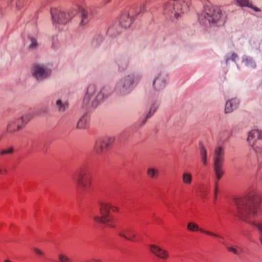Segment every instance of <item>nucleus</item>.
Returning a JSON list of instances; mask_svg holds the SVG:
<instances>
[{"mask_svg":"<svg viewBox=\"0 0 262 262\" xmlns=\"http://www.w3.org/2000/svg\"><path fill=\"white\" fill-rule=\"evenodd\" d=\"M236 205L239 215L243 220H247L262 214V200L255 202L248 196L239 199ZM255 226L260 232L262 243V217L260 221L255 223Z\"/></svg>","mask_w":262,"mask_h":262,"instance_id":"1","label":"nucleus"},{"mask_svg":"<svg viewBox=\"0 0 262 262\" xmlns=\"http://www.w3.org/2000/svg\"><path fill=\"white\" fill-rule=\"evenodd\" d=\"M200 20L203 23L208 21L209 23H216L224 21L225 16L220 7L212 5L207 2L204 7V10L199 16Z\"/></svg>","mask_w":262,"mask_h":262,"instance_id":"2","label":"nucleus"},{"mask_svg":"<svg viewBox=\"0 0 262 262\" xmlns=\"http://www.w3.org/2000/svg\"><path fill=\"white\" fill-rule=\"evenodd\" d=\"M181 0H169L163 6L164 12L170 16H173L176 18L182 13L188 10V6L183 2V4L180 3Z\"/></svg>","mask_w":262,"mask_h":262,"instance_id":"3","label":"nucleus"},{"mask_svg":"<svg viewBox=\"0 0 262 262\" xmlns=\"http://www.w3.org/2000/svg\"><path fill=\"white\" fill-rule=\"evenodd\" d=\"M213 159L216 178L219 180L224 174V149L222 147L219 146L215 149Z\"/></svg>","mask_w":262,"mask_h":262,"instance_id":"4","label":"nucleus"},{"mask_svg":"<svg viewBox=\"0 0 262 262\" xmlns=\"http://www.w3.org/2000/svg\"><path fill=\"white\" fill-rule=\"evenodd\" d=\"M51 14L54 24H65L69 21L75 15L76 11H72L68 12L61 11L59 8H52Z\"/></svg>","mask_w":262,"mask_h":262,"instance_id":"5","label":"nucleus"},{"mask_svg":"<svg viewBox=\"0 0 262 262\" xmlns=\"http://www.w3.org/2000/svg\"><path fill=\"white\" fill-rule=\"evenodd\" d=\"M92 184L91 177L84 170H81L76 180V186L82 192L90 190Z\"/></svg>","mask_w":262,"mask_h":262,"instance_id":"6","label":"nucleus"},{"mask_svg":"<svg viewBox=\"0 0 262 262\" xmlns=\"http://www.w3.org/2000/svg\"><path fill=\"white\" fill-rule=\"evenodd\" d=\"M148 247L150 252L157 257L164 260H173L172 256L167 249L156 244H149Z\"/></svg>","mask_w":262,"mask_h":262,"instance_id":"7","label":"nucleus"},{"mask_svg":"<svg viewBox=\"0 0 262 262\" xmlns=\"http://www.w3.org/2000/svg\"><path fill=\"white\" fill-rule=\"evenodd\" d=\"M247 140L256 151L262 149V134L260 130L254 129L251 131Z\"/></svg>","mask_w":262,"mask_h":262,"instance_id":"8","label":"nucleus"},{"mask_svg":"<svg viewBox=\"0 0 262 262\" xmlns=\"http://www.w3.org/2000/svg\"><path fill=\"white\" fill-rule=\"evenodd\" d=\"M115 139L113 137H108L98 140L95 143L94 150L98 154H101L107 151L113 144Z\"/></svg>","mask_w":262,"mask_h":262,"instance_id":"9","label":"nucleus"},{"mask_svg":"<svg viewBox=\"0 0 262 262\" xmlns=\"http://www.w3.org/2000/svg\"><path fill=\"white\" fill-rule=\"evenodd\" d=\"M99 205V211L101 215H104V219H107L110 222L113 223L116 226V219L115 216L110 213L112 204L109 202H100Z\"/></svg>","mask_w":262,"mask_h":262,"instance_id":"10","label":"nucleus"},{"mask_svg":"<svg viewBox=\"0 0 262 262\" xmlns=\"http://www.w3.org/2000/svg\"><path fill=\"white\" fill-rule=\"evenodd\" d=\"M222 244L229 252L234 254L240 255L244 252V248L242 246L236 244L231 238H227L222 242Z\"/></svg>","mask_w":262,"mask_h":262,"instance_id":"11","label":"nucleus"},{"mask_svg":"<svg viewBox=\"0 0 262 262\" xmlns=\"http://www.w3.org/2000/svg\"><path fill=\"white\" fill-rule=\"evenodd\" d=\"M187 229L188 231L191 232L200 231V232L205 233L209 236L214 237H218L222 239H224V237L220 235L219 234H217L214 232L204 230L202 228H200L196 223L193 222H190L188 223L187 226Z\"/></svg>","mask_w":262,"mask_h":262,"instance_id":"12","label":"nucleus"},{"mask_svg":"<svg viewBox=\"0 0 262 262\" xmlns=\"http://www.w3.org/2000/svg\"><path fill=\"white\" fill-rule=\"evenodd\" d=\"M118 235L119 236L134 243H137L139 241L137 238L136 232L132 228L129 227L125 228L120 230Z\"/></svg>","mask_w":262,"mask_h":262,"instance_id":"13","label":"nucleus"},{"mask_svg":"<svg viewBox=\"0 0 262 262\" xmlns=\"http://www.w3.org/2000/svg\"><path fill=\"white\" fill-rule=\"evenodd\" d=\"M51 74V71L39 65H34L33 68V75L37 79H43Z\"/></svg>","mask_w":262,"mask_h":262,"instance_id":"14","label":"nucleus"},{"mask_svg":"<svg viewBox=\"0 0 262 262\" xmlns=\"http://www.w3.org/2000/svg\"><path fill=\"white\" fill-rule=\"evenodd\" d=\"M119 23L125 28L129 27L132 23V18L128 12H124L120 17Z\"/></svg>","mask_w":262,"mask_h":262,"instance_id":"15","label":"nucleus"},{"mask_svg":"<svg viewBox=\"0 0 262 262\" xmlns=\"http://www.w3.org/2000/svg\"><path fill=\"white\" fill-rule=\"evenodd\" d=\"M22 127V125L20 123V120H16L10 122L7 126V130L10 133H14Z\"/></svg>","mask_w":262,"mask_h":262,"instance_id":"16","label":"nucleus"},{"mask_svg":"<svg viewBox=\"0 0 262 262\" xmlns=\"http://www.w3.org/2000/svg\"><path fill=\"white\" fill-rule=\"evenodd\" d=\"M78 10L81 13V19L80 25L81 26H84L88 24L90 20L88 11L84 9L82 6L78 7Z\"/></svg>","mask_w":262,"mask_h":262,"instance_id":"17","label":"nucleus"},{"mask_svg":"<svg viewBox=\"0 0 262 262\" xmlns=\"http://www.w3.org/2000/svg\"><path fill=\"white\" fill-rule=\"evenodd\" d=\"M239 103L238 100L236 99H231L226 102L225 111V113H230L233 110L237 107Z\"/></svg>","mask_w":262,"mask_h":262,"instance_id":"18","label":"nucleus"},{"mask_svg":"<svg viewBox=\"0 0 262 262\" xmlns=\"http://www.w3.org/2000/svg\"><path fill=\"white\" fill-rule=\"evenodd\" d=\"M94 220L96 223H101L108 227L115 228L116 226L113 223L110 222L107 219H104V215H101V216H95L94 217Z\"/></svg>","mask_w":262,"mask_h":262,"instance_id":"19","label":"nucleus"},{"mask_svg":"<svg viewBox=\"0 0 262 262\" xmlns=\"http://www.w3.org/2000/svg\"><path fill=\"white\" fill-rule=\"evenodd\" d=\"M237 4L241 7H248L254 10L255 11H260V9L257 7H253L249 0H236Z\"/></svg>","mask_w":262,"mask_h":262,"instance_id":"20","label":"nucleus"},{"mask_svg":"<svg viewBox=\"0 0 262 262\" xmlns=\"http://www.w3.org/2000/svg\"><path fill=\"white\" fill-rule=\"evenodd\" d=\"M95 86L93 85H91L88 88L87 92L83 99L84 103H89L90 98H91V97L93 95V93L95 91Z\"/></svg>","mask_w":262,"mask_h":262,"instance_id":"21","label":"nucleus"},{"mask_svg":"<svg viewBox=\"0 0 262 262\" xmlns=\"http://www.w3.org/2000/svg\"><path fill=\"white\" fill-rule=\"evenodd\" d=\"M147 175L151 179H156L159 176V170L157 168L149 167L147 170Z\"/></svg>","mask_w":262,"mask_h":262,"instance_id":"22","label":"nucleus"},{"mask_svg":"<svg viewBox=\"0 0 262 262\" xmlns=\"http://www.w3.org/2000/svg\"><path fill=\"white\" fill-rule=\"evenodd\" d=\"M182 182L186 185H190L192 182V176L188 172H184L182 174Z\"/></svg>","mask_w":262,"mask_h":262,"instance_id":"23","label":"nucleus"},{"mask_svg":"<svg viewBox=\"0 0 262 262\" xmlns=\"http://www.w3.org/2000/svg\"><path fill=\"white\" fill-rule=\"evenodd\" d=\"M32 251L40 259L43 260H46V254L45 252L42 251L41 249L37 248V247H33L32 248Z\"/></svg>","mask_w":262,"mask_h":262,"instance_id":"24","label":"nucleus"},{"mask_svg":"<svg viewBox=\"0 0 262 262\" xmlns=\"http://www.w3.org/2000/svg\"><path fill=\"white\" fill-rule=\"evenodd\" d=\"M88 118L86 116H83L78 121L77 126L79 128H84L86 127Z\"/></svg>","mask_w":262,"mask_h":262,"instance_id":"25","label":"nucleus"},{"mask_svg":"<svg viewBox=\"0 0 262 262\" xmlns=\"http://www.w3.org/2000/svg\"><path fill=\"white\" fill-rule=\"evenodd\" d=\"M153 85L156 89L159 90L164 88L165 82V81H162L159 78H158L154 81Z\"/></svg>","mask_w":262,"mask_h":262,"instance_id":"26","label":"nucleus"},{"mask_svg":"<svg viewBox=\"0 0 262 262\" xmlns=\"http://www.w3.org/2000/svg\"><path fill=\"white\" fill-rule=\"evenodd\" d=\"M58 259L60 262H69L72 260L71 257L63 253L58 255Z\"/></svg>","mask_w":262,"mask_h":262,"instance_id":"27","label":"nucleus"},{"mask_svg":"<svg viewBox=\"0 0 262 262\" xmlns=\"http://www.w3.org/2000/svg\"><path fill=\"white\" fill-rule=\"evenodd\" d=\"M200 155L202 158V161L203 163V164L205 166H206L207 165V151L206 149L202 147L200 151Z\"/></svg>","mask_w":262,"mask_h":262,"instance_id":"28","label":"nucleus"},{"mask_svg":"<svg viewBox=\"0 0 262 262\" xmlns=\"http://www.w3.org/2000/svg\"><path fill=\"white\" fill-rule=\"evenodd\" d=\"M32 117V115L29 114L23 116L20 119H18V120H20V123L23 126L24 124L30 120Z\"/></svg>","mask_w":262,"mask_h":262,"instance_id":"29","label":"nucleus"},{"mask_svg":"<svg viewBox=\"0 0 262 262\" xmlns=\"http://www.w3.org/2000/svg\"><path fill=\"white\" fill-rule=\"evenodd\" d=\"M32 117V115L29 114L23 116L20 119H18V120H20V123L23 126L24 124L30 120Z\"/></svg>","mask_w":262,"mask_h":262,"instance_id":"30","label":"nucleus"},{"mask_svg":"<svg viewBox=\"0 0 262 262\" xmlns=\"http://www.w3.org/2000/svg\"><path fill=\"white\" fill-rule=\"evenodd\" d=\"M56 105L59 111H64L68 107L67 103H64L62 104L60 100H58L57 101Z\"/></svg>","mask_w":262,"mask_h":262,"instance_id":"31","label":"nucleus"},{"mask_svg":"<svg viewBox=\"0 0 262 262\" xmlns=\"http://www.w3.org/2000/svg\"><path fill=\"white\" fill-rule=\"evenodd\" d=\"M13 149L12 147L4 149L0 151V154L1 155H9L13 152Z\"/></svg>","mask_w":262,"mask_h":262,"instance_id":"32","label":"nucleus"},{"mask_svg":"<svg viewBox=\"0 0 262 262\" xmlns=\"http://www.w3.org/2000/svg\"><path fill=\"white\" fill-rule=\"evenodd\" d=\"M208 193L209 189L207 187L202 188L200 190V195L203 198H206Z\"/></svg>","mask_w":262,"mask_h":262,"instance_id":"33","label":"nucleus"},{"mask_svg":"<svg viewBox=\"0 0 262 262\" xmlns=\"http://www.w3.org/2000/svg\"><path fill=\"white\" fill-rule=\"evenodd\" d=\"M131 87V83H129V81L127 80L124 85L123 86V93H125L128 90H130Z\"/></svg>","mask_w":262,"mask_h":262,"instance_id":"34","label":"nucleus"},{"mask_svg":"<svg viewBox=\"0 0 262 262\" xmlns=\"http://www.w3.org/2000/svg\"><path fill=\"white\" fill-rule=\"evenodd\" d=\"M30 41H31V43L29 46L30 48L33 49L37 47V41L36 40L32 37L30 38Z\"/></svg>","mask_w":262,"mask_h":262,"instance_id":"35","label":"nucleus"},{"mask_svg":"<svg viewBox=\"0 0 262 262\" xmlns=\"http://www.w3.org/2000/svg\"><path fill=\"white\" fill-rule=\"evenodd\" d=\"M156 107L155 106H152L150 109V111H149V114L148 115H147V117H150L154 113V112L156 111Z\"/></svg>","mask_w":262,"mask_h":262,"instance_id":"36","label":"nucleus"},{"mask_svg":"<svg viewBox=\"0 0 262 262\" xmlns=\"http://www.w3.org/2000/svg\"><path fill=\"white\" fill-rule=\"evenodd\" d=\"M111 210L114 212H118L119 211V208L117 206H113L112 205V208H111Z\"/></svg>","mask_w":262,"mask_h":262,"instance_id":"37","label":"nucleus"},{"mask_svg":"<svg viewBox=\"0 0 262 262\" xmlns=\"http://www.w3.org/2000/svg\"><path fill=\"white\" fill-rule=\"evenodd\" d=\"M103 96L102 94H101V93H100V94H99L97 96V97H96V101H100V100H102V99H103Z\"/></svg>","mask_w":262,"mask_h":262,"instance_id":"38","label":"nucleus"},{"mask_svg":"<svg viewBox=\"0 0 262 262\" xmlns=\"http://www.w3.org/2000/svg\"><path fill=\"white\" fill-rule=\"evenodd\" d=\"M217 185H218V183H217V182H215V188H214V195H215V197H216V195H217Z\"/></svg>","mask_w":262,"mask_h":262,"instance_id":"39","label":"nucleus"},{"mask_svg":"<svg viewBox=\"0 0 262 262\" xmlns=\"http://www.w3.org/2000/svg\"><path fill=\"white\" fill-rule=\"evenodd\" d=\"M6 172V170L0 168V174H3Z\"/></svg>","mask_w":262,"mask_h":262,"instance_id":"40","label":"nucleus"},{"mask_svg":"<svg viewBox=\"0 0 262 262\" xmlns=\"http://www.w3.org/2000/svg\"><path fill=\"white\" fill-rule=\"evenodd\" d=\"M98 104V103L95 101H93L92 102V105L94 106H96V105Z\"/></svg>","mask_w":262,"mask_h":262,"instance_id":"41","label":"nucleus"},{"mask_svg":"<svg viewBox=\"0 0 262 262\" xmlns=\"http://www.w3.org/2000/svg\"><path fill=\"white\" fill-rule=\"evenodd\" d=\"M98 39L100 40V41H102V38H101V37H98Z\"/></svg>","mask_w":262,"mask_h":262,"instance_id":"42","label":"nucleus"},{"mask_svg":"<svg viewBox=\"0 0 262 262\" xmlns=\"http://www.w3.org/2000/svg\"><path fill=\"white\" fill-rule=\"evenodd\" d=\"M82 5H85V2L83 0H82Z\"/></svg>","mask_w":262,"mask_h":262,"instance_id":"43","label":"nucleus"},{"mask_svg":"<svg viewBox=\"0 0 262 262\" xmlns=\"http://www.w3.org/2000/svg\"><path fill=\"white\" fill-rule=\"evenodd\" d=\"M4 262H10V261H9V260H6V261H5Z\"/></svg>","mask_w":262,"mask_h":262,"instance_id":"44","label":"nucleus"}]
</instances>
